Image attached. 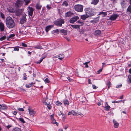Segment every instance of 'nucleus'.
<instances>
[{
	"label": "nucleus",
	"instance_id": "obj_1",
	"mask_svg": "<svg viewBox=\"0 0 131 131\" xmlns=\"http://www.w3.org/2000/svg\"><path fill=\"white\" fill-rule=\"evenodd\" d=\"M6 24L7 27L12 28L14 27L15 24L14 20L10 17H7L6 19Z\"/></svg>",
	"mask_w": 131,
	"mask_h": 131
},
{
	"label": "nucleus",
	"instance_id": "obj_2",
	"mask_svg": "<svg viewBox=\"0 0 131 131\" xmlns=\"http://www.w3.org/2000/svg\"><path fill=\"white\" fill-rule=\"evenodd\" d=\"M85 11L86 14L89 17L94 15L95 14L93 9L91 8H86L85 9Z\"/></svg>",
	"mask_w": 131,
	"mask_h": 131
},
{
	"label": "nucleus",
	"instance_id": "obj_3",
	"mask_svg": "<svg viewBox=\"0 0 131 131\" xmlns=\"http://www.w3.org/2000/svg\"><path fill=\"white\" fill-rule=\"evenodd\" d=\"M64 20L61 18L58 19L54 22L55 25L60 27H61L62 26V24H64Z\"/></svg>",
	"mask_w": 131,
	"mask_h": 131
},
{
	"label": "nucleus",
	"instance_id": "obj_4",
	"mask_svg": "<svg viewBox=\"0 0 131 131\" xmlns=\"http://www.w3.org/2000/svg\"><path fill=\"white\" fill-rule=\"evenodd\" d=\"M83 6L81 5H77L74 6L75 10L78 12H82L83 10Z\"/></svg>",
	"mask_w": 131,
	"mask_h": 131
},
{
	"label": "nucleus",
	"instance_id": "obj_5",
	"mask_svg": "<svg viewBox=\"0 0 131 131\" xmlns=\"http://www.w3.org/2000/svg\"><path fill=\"white\" fill-rule=\"evenodd\" d=\"M119 16V15L118 14H113L110 16L109 19L112 21H114Z\"/></svg>",
	"mask_w": 131,
	"mask_h": 131
},
{
	"label": "nucleus",
	"instance_id": "obj_6",
	"mask_svg": "<svg viewBox=\"0 0 131 131\" xmlns=\"http://www.w3.org/2000/svg\"><path fill=\"white\" fill-rule=\"evenodd\" d=\"M23 0H17L15 3V6L17 7H20L23 5Z\"/></svg>",
	"mask_w": 131,
	"mask_h": 131
},
{
	"label": "nucleus",
	"instance_id": "obj_7",
	"mask_svg": "<svg viewBox=\"0 0 131 131\" xmlns=\"http://www.w3.org/2000/svg\"><path fill=\"white\" fill-rule=\"evenodd\" d=\"M26 14L24 13V14L23 15L20 21V23L21 24H23L25 23L27 20L26 18Z\"/></svg>",
	"mask_w": 131,
	"mask_h": 131
},
{
	"label": "nucleus",
	"instance_id": "obj_8",
	"mask_svg": "<svg viewBox=\"0 0 131 131\" xmlns=\"http://www.w3.org/2000/svg\"><path fill=\"white\" fill-rule=\"evenodd\" d=\"M28 14L29 16L32 17L34 10V9L32 7L29 6L28 7Z\"/></svg>",
	"mask_w": 131,
	"mask_h": 131
},
{
	"label": "nucleus",
	"instance_id": "obj_9",
	"mask_svg": "<svg viewBox=\"0 0 131 131\" xmlns=\"http://www.w3.org/2000/svg\"><path fill=\"white\" fill-rule=\"evenodd\" d=\"M28 109L30 115L31 116H34L36 113V111H34L33 109L30 108V107H29Z\"/></svg>",
	"mask_w": 131,
	"mask_h": 131
},
{
	"label": "nucleus",
	"instance_id": "obj_10",
	"mask_svg": "<svg viewBox=\"0 0 131 131\" xmlns=\"http://www.w3.org/2000/svg\"><path fill=\"white\" fill-rule=\"evenodd\" d=\"M23 9H16L15 12V13L16 15L18 16L20 15L21 13L23 12Z\"/></svg>",
	"mask_w": 131,
	"mask_h": 131
},
{
	"label": "nucleus",
	"instance_id": "obj_11",
	"mask_svg": "<svg viewBox=\"0 0 131 131\" xmlns=\"http://www.w3.org/2000/svg\"><path fill=\"white\" fill-rule=\"evenodd\" d=\"M78 19L79 17L78 16H75L71 19L70 20V23H73L76 21Z\"/></svg>",
	"mask_w": 131,
	"mask_h": 131
},
{
	"label": "nucleus",
	"instance_id": "obj_12",
	"mask_svg": "<svg viewBox=\"0 0 131 131\" xmlns=\"http://www.w3.org/2000/svg\"><path fill=\"white\" fill-rule=\"evenodd\" d=\"M73 14V13L71 11L67 12L65 14V16L66 17H70L72 16Z\"/></svg>",
	"mask_w": 131,
	"mask_h": 131
},
{
	"label": "nucleus",
	"instance_id": "obj_13",
	"mask_svg": "<svg viewBox=\"0 0 131 131\" xmlns=\"http://www.w3.org/2000/svg\"><path fill=\"white\" fill-rule=\"evenodd\" d=\"M113 122L114 123V127L115 128H117L119 126V123L115 120H113Z\"/></svg>",
	"mask_w": 131,
	"mask_h": 131
},
{
	"label": "nucleus",
	"instance_id": "obj_14",
	"mask_svg": "<svg viewBox=\"0 0 131 131\" xmlns=\"http://www.w3.org/2000/svg\"><path fill=\"white\" fill-rule=\"evenodd\" d=\"M8 11L11 13H15V9L14 8V6L9 7L7 8Z\"/></svg>",
	"mask_w": 131,
	"mask_h": 131
},
{
	"label": "nucleus",
	"instance_id": "obj_15",
	"mask_svg": "<svg viewBox=\"0 0 131 131\" xmlns=\"http://www.w3.org/2000/svg\"><path fill=\"white\" fill-rule=\"evenodd\" d=\"M54 27L53 25H49L47 26L45 28V30L46 32H48V31L50 30L51 28Z\"/></svg>",
	"mask_w": 131,
	"mask_h": 131
},
{
	"label": "nucleus",
	"instance_id": "obj_16",
	"mask_svg": "<svg viewBox=\"0 0 131 131\" xmlns=\"http://www.w3.org/2000/svg\"><path fill=\"white\" fill-rule=\"evenodd\" d=\"M59 32L63 33L62 35H66L67 34V30L63 29H60Z\"/></svg>",
	"mask_w": 131,
	"mask_h": 131
},
{
	"label": "nucleus",
	"instance_id": "obj_17",
	"mask_svg": "<svg viewBox=\"0 0 131 131\" xmlns=\"http://www.w3.org/2000/svg\"><path fill=\"white\" fill-rule=\"evenodd\" d=\"M42 7V6L39 3H37L35 6L37 10L41 9Z\"/></svg>",
	"mask_w": 131,
	"mask_h": 131
},
{
	"label": "nucleus",
	"instance_id": "obj_18",
	"mask_svg": "<svg viewBox=\"0 0 131 131\" xmlns=\"http://www.w3.org/2000/svg\"><path fill=\"white\" fill-rule=\"evenodd\" d=\"M4 24L2 22H0V29L1 31L4 30Z\"/></svg>",
	"mask_w": 131,
	"mask_h": 131
},
{
	"label": "nucleus",
	"instance_id": "obj_19",
	"mask_svg": "<svg viewBox=\"0 0 131 131\" xmlns=\"http://www.w3.org/2000/svg\"><path fill=\"white\" fill-rule=\"evenodd\" d=\"M101 34V31L100 30H96L95 33V35L97 36H99Z\"/></svg>",
	"mask_w": 131,
	"mask_h": 131
},
{
	"label": "nucleus",
	"instance_id": "obj_20",
	"mask_svg": "<svg viewBox=\"0 0 131 131\" xmlns=\"http://www.w3.org/2000/svg\"><path fill=\"white\" fill-rule=\"evenodd\" d=\"M63 102L66 106L68 105L69 104L68 100L66 99H64L63 100Z\"/></svg>",
	"mask_w": 131,
	"mask_h": 131
},
{
	"label": "nucleus",
	"instance_id": "obj_21",
	"mask_svg": "<svg viewBox=\"0 0 131 131\" xmlns=\"http://www.w3.org/2000/svg\"><path fill=\"white\" fill-rule=\"evenodd\" d=\"M99 1V0H92L91 3L94 5H95L98 3Z\"/></svg>",
	"mask_w": 131,
	"mask_h": 131
},
{
	"label": "nucleus",
	"instance_id": "obj_22",
	"mask_svg": "<svg viewBox=\"0 0 131 131\" xmlns=\"http://www.w3.org/2000/svg\"><path fill=\"white\" fill-rule=\"evenodd\" d=\"M53 115H54L53 114V115H51V118L52 120H53V123H56L57 125H58V123L56 122V120L54 119Z\"/></svg>",
	"mask_w": 131,
	"mask_h": 131
},
{
	"label": "nucleus",
	"instance_id": "obj_23",
	"mask_svg": "<svg viewBox=\"0 0 131 131\" xmlns=\"http://www.w3.org/2000/svg\"><path fill=\"white\" fill-rule=\"evenodd\" d=\"M89 17V16L86 15H84L81 16V18L83 20H85L86 18Z\"/></svg>",
	"mask_w": 131,
	"mask_h": 131
},
{
	"label": "nucleus",
	"instance_id": "obj_24",
	"mask_svg": "<svg viewBox=\"0 0 131 131\" xmlns=\"http://www.w3.org/2000/svg\"><path fill=\"white\" fill-rule=\"evenodd\" d=\"M99 14L102 15V17H104L107 15V13L106 12H101Z\"/></svg>",
	"mask_w": 131,
	"mask_h": 131
},
{
	"label": "nucleus",
	"instance_id": "obj_25",
	"mask_svg": "<svg viewBox=\"0 0 131 131\" xmlns=\"http://www.w3.org/2000/svg\"><path fill=\"white\" fill-rule=\"evenodd\" d=\"M104 108L105 110L108 111L109 110L110 107L109 105L106 106V104H105V106L104 107Z\"/></svg>",
	"mask_w": 131,
	"mask_h": 131
},
{
	"label": "nucleus",
	"instance_id": "obj_26",
	"mask_svg": "<svg viewBox=\"0 0 131 131\" xmlns=\"http://www.w3.org/2000/svg\"><path fill=\"white\" fill-rule=\"evenodd\" d=\"M45 58V57H42L41 58L40 60H39L37 61L36 63L37 64H39L41 63L43 60Z\"/></svg>",
	"mask_w": 131,
	"mask_h": 131
},
{
	"label": "nucleus",
	"instance_id": "obj_27",
	"mask_svg": "<svg viewBox=\"0 0 131 131\" xmlns=\"http://www.w3.org/2000/svg\"><path fill=\"white\" fill-rule=\"evenodd\" d=\"M59 29H56L53 30L52 31V33L53 34L55 33L59 34Z\"/></svg>",
	"mask_w": 131,
	"mask_h": 131
},
{
	"label": "nucleus",
	"instance_id": "obj_28",
	"mask_svg": "<svg viewBox=\"0 0 131 131\" xmlns=\"http://www.w3.org/2000/svg\"><path fill=\"white\" fill-rule=\"evenodd\" d=\"M58 56V57H58V58L60 60H61L64 57V55L63 54L59 55Z\"/></svg>",
	"mask_w": 131,
	"mask_h": 131
},
{
	"label": "nucleus",
	"instance_id": "obj_29",
	"mask_svg": "<svg viewBox=\"0 0 131 131\" xmlns=\"http://www.w3.org/2000/svg\"><path fill=\"white\" fill-rule=\"evenodd\" d=\"M56 104L58 106H61L62 104V103L58 101H57L56 103Z\"/></svg>",
	"mask_w": 131,
	"mask_h": 131
},
{
	"label": "nucleus",
	"instance_id": "obj_30",
	"mask_svg": "<svg viewBox=\"0 0 131 131\" xmlns=\"http://www.w3.org/2000/svg\"><path fill=\"white\" fill-rule=\"evenodd\" d=\"M13 48H14V51H18L19 50V48H22V47H13Z\"/></svg>",
	"mask_w": 131,
	"mask_h": 131
},
{
	"label": "nucleus",
	"instance_id": "obj_31",
	"mask_svg": "<svg viewBox=\"0 0 131 131\" xmlns=\"http://www.w3.org/2000/svg\"><path fill=\"white\" fill-rule=\"evenodd\" d=\"M71 26L74 28H80V26L79 25H71Z\"/></svg>",
	"mask_w": 131,
	"mask_h": 131
},
{
	"label": "nucleus",
	"instance_id": "obj_32",
	"mask_svg": "<svg viewBox=\"0 0 131 131\" xmlns=\"http://www.w3.org/2000/svg\"><path fill=\"white\" fill-rule=\"evenodd\" d=\"M15 35V34H11L9 36L7 37V39L8 40L9 38H12L13 37H14Z\"/></svg>",
	"mask_w": 131,
	"mask_h": 131
},
{
	"label": "nucleus",
	"instance_id": "obj_33",
	"mask_svg": "<svg viewBox=\"0 0 131 131\" xmlns=\"http://www.w3.org/2000/svg\"><path fill=\"white\" fill-rule=\"evenodd\" d=\"M6 36H3L0 38V40L1 41H3L6 39Z\"/></svg>",
	"mask_w": 131,
	"mask_h": 131
},
{
	"label": "nucleus",
	"instance_id": "obj_34",
	"mask_svg": "<svg viewBox=\"0 0 131 131\" xmlns=\"http://www.w3.org/2000/svg\"><path fill=\"white\" fill-rule=\"evenodd\" d=\"M12 131H21L20 129L18 127H16L13 129Z\"/></svg>",
	"mask_w": 131,
	"mask_h": 131
},
{
	"label": "nucleus",
	"instance_id": "obj_35",
	"mask_svg": "<svg viewBox=\"0 0 131 131\" xmlns=\"http://www.w3.org/2000/svg\"><path fill=\"white\" fill-rule=\"evenodd\" d=\"M33 48L37 49H42L41 46L39 45L35 46H34Z\"/></svg>",
	"mask_w": 131,
	"mask_h": 131
},
{
	"label": "nucleus",
	"instance_id": "obj_36",
	"mask_svg": "<svg viewBox=\"0 0 131 131\" xmlns=\"http://www.w3.org/2000/svg\"><path fill=\"white\" fill-rule=\"evenodd\" d=\"M127 11L129 14L131 13V7L130 6L128 7L127 9Z\"/></svg>",
	"mask_w": 131,
	"mask_h": 131
},
{
	"label": "nucleus",
	"instance_id": "obj_37",
	"mask_svg": "<svg viewBox=\"0 0 131 131\" xmlns=\"http://www.w3.org/2000/svg\"><path fill=\"white\" fill-rule=\"evenodd\" d=\"M46 8H47V9L48 10H50L51 9V6L50 5H49V4H47L46 6Z\"/></svg>",
	"mask_w": 131,
	"mask_h": 131
},
{
	"label": "nucleus",
	"instance_id": "obj_38",
	"mask_svg": "<svg viewBox=\"0 0 131 131\" xmlns=\"http://www.w3.org/2000/svg\"><path fill=\"white\" fill-rule=\"evenodd\" d=\"M1 108L2 110H4L6 108V106L4 104H2L1 105Z\"/></svg>",
	"mask_w": 131,
	"mask_h": 131
},
{
	"label": "nucleus",
	"instance_id": "obj_39",
	"mask_svg": "<svg viewBox=\"0 0 131 131\" xmlns=\"http://www.w3.org/2000/svg\"><path fill=\"white\" fill-rule=\"evenodd\" d=\"M122 100L121 101H112V102L113 103H119L121 102H122Z\"/></svg>",
	"mask_w": 131,
	"mask_h": 131
},
{
	"label": "nucleus",
	"instance_id": "obj_40",
	"mask_svg": "<svg viewBox=\"0 0 131 131\" xmlns=\"http://www.w3.org/2000/svg\"><path fill=\"white\" fill-rule=\"evenodd\" d=\"M72 114L74 116H76L77 114V113L74 111L72 110L71 111Z\"/></svg>",
	"mask_w": 131,
	"mask_h": 131
},
{
	"label": "nucleus",
	"instance_id": "obj_41",
	"mask_svg": "<svg viewBox=\"0 0 131 131\" xmlns=\"http://www.w3.org/2000/svg\"><path fill=\"white\" fill-rule=\"evenodd\" d=\"M25 2V5H27L30 2V0H24Z\"/></svg>",
	"mask_w": 131,
	"mask_h": 131
},
{
	"label": "nucleus",
	"instance_id": "obj_42",
	"mask_svg": "<svg viewBox=\"0 0 131 131\" xmlns=\"http://www.w3.org/2000/svg\"><path fill=\"white\" fill-rule=\"evenodd\" d=\"M107 84L108 85V89L111 86V83L110 82L108 81V82L107 83Z\"/></svg>",
	"mask_w": 131,
	"mask_h": 131
},
{
	"label": "nucleus",
	"instance_id": "obj_43",
	"mask_svg": "<svg viewBox=\"0 0 131 131\" xmlns=\"http://www.w3.org/2000/svg\"><path fill=\"white\" fill-rule=\"evenodd\" d=\"M68 5L67 2L66 1H64L62 4V5H65L66 6H67Z\"/></svg>",
	"mask_w": 131,
	"mask_h": 131
},
{
	"label": "nucleus",
	"instance_id": "obj_44",
	"mask_svg": "<svg viewBox=\"0 0 131 131\" xmlns=\"http://www.w3.org/2000/svg\"><path fill=\"white\" fill-rule=\"evenodd\" d=\"M19 120L23 123H24L25 122V121L24 120V119L22 118H19Z\"/></svg>",
	"mask_w": 131,
	"mask_h": 131
},
{
	"label": "nucleus",
	"instance_id": "obj_45",
	"mask_svg": "<svg viewBox=\"0 0 131 131\" xmlns=\"http://www.w3.org/2000/svg\"><path fill=\"white\" fill-rule=\"evenodd\" d=\"M45 82L46 83H49L50 82V81L49 79L47 78H46L44 80Z\"/></svg>",
	"mask_w": 131,
	"mask_h": 131
},
{
	"label": "nucleus",
	"instance_id": "obj_46",
	"mask_svg": "<svg viewBox=\"0 0 131 131\" xmlns=\"http://www.w3.org/2000/svg\"><path fill=\"white\" fill-rule=\"evenodd\" d=\"M108 114L112 116H113L114 115L113 113L111 111H110V112H108Z\"/></svg>",
	"mask_w": 131,
	"mask_h": 131
},
{
	"label": "nucleus",
	"instance_id": "obj_47",
	"mask_svg": "<svg viewBox=\"0 0 131 131\" xmlns=\"http://www.w3.org/2000/svg\"><path fill=\"white\" fill-rule=\"evenodd\" d=\"M47 107L49 109H51V106L50 104H48L47 105Z\"/></svg>",
	"mask_w": 131,
	"mask_h": 131
},
{
	"label": "nucleus",
	"instance_id": "obj_48",
	"mask_svg": "<svg viewBox=\"0 0 131 131\" xmlns=\"http://www.w3.org/2000/svg\"><path fill=\"white\" fill-rule=\"evenodd\" d=\"M57 114L59 116H60L62 115V113L61 111H58L57 112Z\"/></svg>",
	"mask_w": 131,
	"mask_h": 131
},
{
	"label": "nucleus",
	"instance_id": "obj_49",
	"mask_svg": "<svg viewBox=\"0 0 131 131\" xmlns=\"http://www.w3.org/2000/svg\"><path fill=\"white\" fill-rule=\"evenodd\" d=\"M67 78L70 82L72 81L73 80V79L69 77H67Z\"/></svg>",
	"mask_w": 131,
	"mask_h": 131
},
{
	"label": "nucleus",
	"instance_id": "obj_50",
	"mask_svg": "<svg viewBox=\"0 0 131 131\" xmlns=\"http://www.w3.org/2000/svg\"><path fill=\"white\" fill-rule=\"evenodd\" d=\"M128 78L129 79V82L131 83V75H129L128 76Z\"/></svg>",
	"mask_w": 131,
	"mask_h": 131
},
{
	"label": "nucleus",
	"instance_id": "obj_51",
	"mask_svg": "<svg viewBox=\"0 0 131 131\" xmlns=\"http://www.w3.org/2000/svg\"><path fill=\"white\" fill-rule=\"evenodd\" d=\"M102 69H103V68H102L99 70L97 71V73L98 74H99L100 72H102Z\"/></svg>",
	"mask_w": 131,
	"mask_h": 131
},
{
	"label": "nucleus",
	"instance_id": "obj_52",
	"mask_svg": "<svg viewBox=\"0 0 131 131\" xmlns=\"http://www.w3.org/2000/svg\"><path fill=\"white\" fill-rule=\"evenodd\" d=\"M63 117L62 119L63 120H64L65 119V117L66 116V115L65 114H63L62 115Z\"/></svg>",
	"mask_w": 131,
	"mask_h": 131
},
{
	"label": "nucleus",
	"instance_id": "obj_53",
	"mask_svg": "<svg viewBox=\"0 0 131 131\" xmlns=\"http://www.w3.org/2000/svg\"><path fill=\"white\" fill-rule=\"evenodd\" d=\"M64 38L68 41H69L70 40V38L69 37H65Z\"/></svg>",
	"mask_w": 131,
	"mask_h": 131
},
{
	"label": "nucleus",
	"instance_id": "obj_54",
	"mask_svg": "<svg viewBox=\"0 0 131 131\" xmlns=\"http://www.w3.org/2000/svg\"><path fill=\"white\" fill-rule=\"evenodd\" d=\"M21 44H22V46L23 47H27V44H26L25 43H21Z\"/></svg>",
	"mask_w": 131,
	"mask_h": 131
},
{
	"label": "nucleus",
	"instance_id": "obj_55",
	"mask_svg": "<svg viewBox=\"0 0 131 131\" xmlns=\"http://www.w3.org/2000/svg\"><path fill=\"white\" fill-rule=\"evenodd\" d=\"M18 110L19 111H24V110L23 108H18Z\"/></svg>",
	"mask_w": 131,
	"mask_h": 131
},
{
	"label": "nucleus",
	"instance_id": "obj_56",
	"mask_svg": "<svg viewBox=\"0 0 131 131\" xmlns=\"http://www.w3.org/2000/svg\"><path fill=\"white\" fill-rule=\"evenodd\" d=\"M88 83L89 84H91V80L90 79H89L88 80Z\"/></svg>",
	"mask_w": 131,
	"mask_h": 131
},
{
	"label": "nucleus",
	"instance_id": "obj_57",
	"mask_svg": "<svg viewBox=\"0 0 131 131\" xmlns=\"http://www.w3.org/2000/svg\"><path fill=\"white\" fill-rule=\"evenodd\" d=\"M122 86V84H120L119 85H117L116 86V88H119L121 87Z\"/></svg>",
	"mask_w": 131,
	"mask_h": 131
},
{
	"label": "nucleus",
	"instance_id": "obj_58",
	"mask_svg": "<svg viewBox=\"0 0 131 131\" xmlns=\"http://www.w3.org/2000/svg\"><path fill=\"white\" fill-rule=\"evenodd\" d=\"M17 112L16 111H12V113L14 115H16L17 114Z\"/></svg>",
	"mask_w": 131,
	"mask_h": 131
},
{
	"label": "nucleus",
	"instance_id": "obj_59",
	"mask_svg": "<svg viewBox=\"0 0 131 131\" xmlns=\"http://www.w3.org/2000/svg\"><path fill=\"white\" fill-rule=\"evenodd\" d=\"M93 88L94 89H96L97 88V87L95 85H92Z\"/></svg>",
	"mask_w": 131,
	"mask_h": 131
},
{
	"label": "nucleus",
	"instance_id": "obj_60",
	"mask_svg": "<svg viewBox=\"0 0 131 131\" xmlns=\"http://www.w3.org/2000/svg\"><path fill=\"white\" fill-rule=\"evenodd\" d=\"M68 127V124L66 125L64 127V128L65 129H67Z\"/></svg>",
	"mask_w": 131,
	"mask_h": 131
},
{
	"label": "nucleus",
	"instance_id": "obj_61",
	"mask_svg": "<svg viewBox=\"0 0 131 131\" xmlns=\"http://www.w3.org/2000/svg\"><path fill=\"white\" fill-rule=\"evenodd\" d=\"M121 4L123 6L124 5V1H122L121 2Z\"/></svg>",
	"mask_w": 131,
	"mask_h": 131
},
{
	"label": "nucleus",
	"instance_id": "obj_62",
	"mask_svg": "<svg viewBox=\"0 0 131 131\" xmlns=\"http://www.w3.org/2000/svg\"><path fill=\"white\" fill-rule=\"evenodd\" d=\"M71 114H72L71 111L69 112L67 114L68 115H69Z\"/></svg>",
	"mask_w": 131,
	"mask_h": 131
},
{
	"label": "nucleus",
	"instance_id": "obj_63",
	"mask_svg": "<svg viewBox=\"0 0 131 131\" xmlns=\"http://www.w3.org/2000/svg\"><path fill=\"white\" fill-rule=\"evenodd\" d=\"M26 86L27 88H30L31 86V85H26Z\"/></svg>",
	"mask_w": 131,
	"mask_h": 131
},
{
	"label": "nucleus",
	"instance_id": "obj_64",
	"mask_svg": "<svg viewBox=\"0 0 131 131\" xmlns=\"http://www.w3.org/2000/svg\"><path fill=\"white\" fill-rule=\"evenodd\" d=\"M11 127V126L10 125H8L7 126V128L8 129H9Z\"/></svg>",
	"mask_w": 131,
	"mask_h": 131
}]
</instances>
